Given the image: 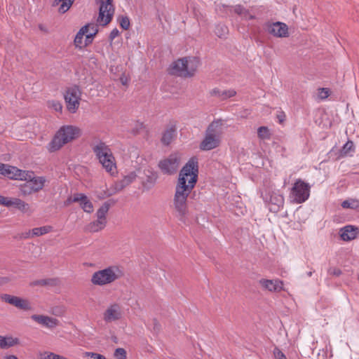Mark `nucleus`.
Wrapping results in <instances>:
<instances>
[{
  "instance_id": "f257e3e1",
  "label": "nucleus",
  "mask_w": 359,
  "mask_h": 359,
  "mask_svg": "<svg viewBox=\"0 0 359 359\" xmlns=\"http://www.w3.org/2000/svg\"><path fill=\"white\" fill-rule=\"evenodd\" d=\"M198 174V163L196 158H190L180 172L175 187L173 205L180 220L185 222L187 214V197L195 187Z\"/></svg>"
},
{
  "instance_id": "f03ea898",
  "label": "nucleus",
  "mask_w": 359,
  "mask_h": 359,
  "mask_svg": "<svg viewBox=\"0 0 359 359\" xmlns=\"http://www.w3.org/2000/svg\"><path fill=\"white\" fill-rule=\"evenodd\" d=\"M223 133L222 122L215 120L207 127L203 140L199 144L201 151H210L218 147Z\"/></svg>"
},
{
  "instance_id": "7ed1b4c3",
  "label": "nucleus",
  "mask_w": 359,
  "mask_h": 359,
  "mask_svg": "<svg viewBox=\"0 0 359 359\" xmlns=\"http://www.w3.org/2000/svg\"><path fill=\"white\" fill-rule=\"evenodd\" d=\"M123 276V271L117 265H111L94 272L90 282L93 285L106 286L111 285Z\"/></svg>"
},
{
  "instance_id": "20e7f679",
  "label": "nucleus",
  "mask_w": 359,
  "mask_h": 359,
  "mask_svg": "<svg viewBox=\"0 0 359 359\" xmlns=\"http://www.w3.org/2000/svg\"><path fill=\"white\" fill-rule=\"evenodd\" d=\"M81 135V130L74 126H63L55 133L53 140L47 146L50 152L59 150L63 145L72 141Z\"/></svg>"
},
{
  "instance_id": "39448f33",
  "label": "nucleus",
  "mask_w": 359,
  "mask_h": 359,
  "mask_svg": "<svg viewBox=\"0 0 359 359\" xmlns=\"http://www.w3.org/2000/svg\"><path fill=\"white\" fill-rule=\"evenodd\" d=\"M200 64L196 57H186L175 61L170 67V73L182 77L193 76Z\"/></svg>"
},
{
  "instance_id": "423d86ee",
  "label": "nucleus",
  "mask_w": 359,
  "mask_h": 359,
  "mask_svg": "<svg viewBox=\"0 0 359 359\" xmlns=\"http://www.w3.org/2000/svg\"><path fill=\"white\" fill-rule=\"evenodd\" d=\"M92 149L104 170L113 175L116 166L115 158L109 146L104 142L99 141L92 145Z\"/></svg>"
},
{
  "instance_id": "0eeeda50",
  "label": "nucleus",
  "mask_w": 359,
  "mask_h": 359,
  "mask_svg": "<svg viewBox=\"0 0 359 359\" xmlns=\"http://www.w3.org/2000/svg\"><path fill=\"white\" fill-rule=\"evenodd\" d=\"M310 190L311 186L309 183L297 179L291 189L290 198L295 203H302L309 199Z\"/></svg>"
},
{
  "instance_id": "6e6552de",
  "label": "nucleus",
  "mask_w": 359,
  "mask_h": 359,
  "mask_svg": "<svg viewBox=\"0 0 359 359\" xmlns=\"http://www.w3.org/2000/svg\"><path fill=\"white\" fill-rule=\"evenodd\" d=\"M0 174L15 180H23L30 177L32 171L22 170L8 164L0 163Z\"/></svg>"
},
{
  "instance_id": "1a4fd4ad",
  "label": "nucleus",
  "mask_w": 359,
  "mask_h": 359,
  "mask_svg": "<svg viewBox=\"0 0 359 359\" xmlns=\"http://www.w3.org/2000/svg\"><path fill=\"white\" fill-rule=\"evenodd\" d=\"M81 92L77 86H74L69 88L65 95V100L67 104V108L71 113H75L78 109L80 100H81Z\"/></svg>"
},
{
  "instance_id": "9d476101",
  "label": "nucleus",
  "mask_w": 359,
  "mask_h": 359,
  "mask_svg": "<svg viewBox=\"0 0 359 359\" xmlns=\"http://www.w3.org/2000/svg\"><path fill=\"white\" fill-rule=\"evenodd\" d=\"M180 158L177 154H171L159 161L158 168L165 175H173L180 166Z\"/></svg>"
},
{
  "instance_id": "9b49d317",
  "label": "nucleus",
  "mask_w": 359,
  "mask_h": 359,
  "mask_svg": "<svg viewBox=\"0 0 359 359\" xmlns=\"http://www.w3.org/2000/svg\"><path fill=\"white\" fill-rule=\"evenodd\" d=\"M112 1L113 0H99L100 8L97 22L103 26L109 24L112 19L114 12Z\"/></svg>"
},
{
  "instance_id": "f8f14e48",
  "label": "nucleus",
  "mask_w": 359,
  "mask_h": 359,
  "mask_svg": "<svg viewBox=\"0 0 359 359\" xmlns=\"http://www.w3.org/2000/svg\"><path fill=\"white\" fill-rule=\"evenodd\" d=\"M24 180L27 181V183L22 187V191L25 194L41 190L46 182L44 177H34L33 172H32L29 179Z\"/></svg>"
},
{
  "instance_id": "ddd939ff",
  "label": "nucleus",
  "mask_w": 359,
  "mask_h": 359,
  "mask_svg": "<svg viewBox=\"0 0 359 359\" xmlns=\"http://www.w3.org/2000/svg\"><path fill=\"white\" fill-rule=\"evenodd\" d=\"M137 177L135 172H130L127 175H125L123 179L116 182L111 186L109 189L106 193L107 196H111L123 189L125 187L130 184Z\"/></svg>"
},
{
  "instance_id": "4468645a",
  "label": "nucleus",
  "mask_w": 359,
  "mask_h": 359,
  "mask_svg": "<svg viewBox=\"0 0 359 359\" xmlns=\"http://www.w3.org/2000/svg\"><path fill=\"white\" fill-rule=\"evenodd\" d=\"M0 298L2 301L11 304L18 309L24 311H30L32 309V305L27 299L8 294H1Z\"/></svg>"
},
{
  "instance_id": "2eb2a0df",
  "label": "nucleus",
  "mask_w": 359,
  "mask_h": 359,
  "mask_svg": "<svg viewBox=\"0 0 359 359\" xmlns=\"http://www.w3.org/2000/svg\"><path fill=\"white\" fill-rule=\"evenodd\" d=\"M121 318V306L117 303L110 304L103 313V320L107 323L118 320Z\"/></svg>"
},
{
  "instance_id": "dca6fc26",
  "label": "nucleus",
  "mask_w": 359,
  "mask_h": 359,
  "mask_svg": "<svg viewBox=\"0 0 359 359\" xmlns=\"http://www.w3.org/2000/svg\"><path fill=\"white\" fill-rule=\"evenodd\" d=\"M265 28L270 34L276 37L283 38L288 35V27L283 22H268L265 25Z\"/></svg>"
},
{
  "instance_id": "f3484780",
  "label": "nucleus",
  "mask_w": 359,
  "mask_h": 359,
  "mask_svg": "<svg viewBox=\"0 0 359 359\" xmlns=\"http://www.w3.org/2000/svg\"><path fill=\"white\" fill-rule=\"evenodd\" d=\"M31 318L36 323L48 329H53L60 324V321L57 318L44 315L34 314L31 316Z\"/></svg>"
},
{
  "instance_id": "a211bd4d",
  "label": "nucleus",
  "mask_w": 359,
  "mask_h": 359,
  "mask_svg": "<svg viewBox=\"0 0 359 359\" xmlns=\"http://www.w3.org/2000/svg\"><path fill=\"white\" fill-rule=\"evenodd\" d=\"M70 201L74 203H79L81 208L86 212L90 213L93 211V203L84 194H75L72 199H68V201Z\"/></svg>"
},
{
  "instance_id": "6ab92c4d",
  "label": "nucleus",
  "mask_w": 359,
  "mask_h": 359,
  "mask_svg": "<svg viewBox=\"0 0 359 359\" xmlns=\"http://www.w3.org/2000/svg\"><path fill=\"white\" fill-rule=\"evenodd\" d=\"M339 233L342 241H350L358 236L359 228L353 225H346L339 229Z\"/></svg>"
},
{
  "instance_id": "aec40b11",
  "label": "nucleus",
  "mask_w": 359,
  "mask_h": 359,
  "mask_svg": "<svg viewBox=\"0 0 359 359\" xmlns=\"http://www.w3.org/2000/svg\"><path fill=\"white\" fill-rule=\"evenodd\" d=\"M259 282L264 289L267 290L270 292H278L281 290L283 288V282L278 279H261L259 280Z\"/></svg>"
},
{
  "instance_id": "412c9836",
  "label": "nucleus",
  "mask_w": 359,
  "mask_h": 359,
  "mask_svg": "<svg viewBox=\"0 0 359 359\" xmlns=\"http://www.w3.org/2000/svg\"><path fill=\"white\" fill-rule=\"evenodd\" d=\"M270 202L274 206L271 209H273L276 212L278 211L283 206L284 197L278 192H273L270 196Z\"/></svg>"
},
{
  "instance_id": "4be33fe9",
  "label": "nucleus",
  "mask_w": 359,
  "mask_h": 359,
  "mask_svg": "<svg viewBox=\"0 0 359 359\" xmlns=\"http://www.w3.org/2000/svg\"><path fill=\"white\" fill-rule=\"evenodd\" d=\"M176 136L175 126H172L164 131L161 137V142L164 145H169L174 137Z\"/></svg>"
},
{
  "instance_id": "5701e85b",
  "label": "nucleus",
  "mask_w": 359,
  "mask_h": 359,
  "mask_svg": "<svg viewBox=\"0 0 359 359\" xmlns=\"http://www.w3.org/2000/svg\"><path fill=\"white\" fill-rule=\"evenodd\" d=\"M107 224V221H102L101 219H97V220L93 221L88 224L85 230L89 232H97L102 229H103Z\"/></svg>"
},
{
  "instance_id": "b1692460",
  "label": "nucleus",
  "mask_w": 359,
  "mask_h": 359,
  "mask_svg": "<svg viewBox=\"0 0 359 359\" xmlns=\"http://www.w3.org/2000/svg\"><path fill=\"white\" fill-rule=\"evenodd\" d=\"M20 343L19 339L12 337L0 336V348L5 349L17 345Z\"/></svg>"
},
{
  "instance_id": "393cba45",
  "label": "nucleus",
  "mask_w": 359,
  "mask_h": 359,
  "mask_svg": "<svg viewBox=\"0 0 359 359\" xmlns=\"http://www.w3.org/2000/svg\"><path fill=\"white\" fill-rule=\"evenodd\" d=\"M233 11L237 15L241 16L246 20H253L255 18V15H252L249 10L242 5H236L233 8Z\"/></svg>"
},
{
  "instance_id": "a878e982",
  "label": "nucleus",
  "mask_w": 359,
  "mask_h": 359,
  "mask_svg": "<svg viewBox=\"0 0 359 359\" xmlns=\"http://www.w3.org/2000/svg\"><path fill=\"white\" fill-rule=\"evenodd\" d=\"M6 203H8V204L6 205V207L9 208L11 206H15L21 210H25L28 206L27 203L24 202L22 200H21L20 198H8V197Z\"/></svg>"
},
{
  "instance_id": "bb28decb",
  "label": "nucleus",
  "mask_w": 359,
  "mask_h": 359,
  "mask_svg": "<svg viewBox=\"0 0 359 359\" xmlns=\"http://www.w3.org/2000/svg\"><path fill=\"white\" fill-rule=\"evenodd\" d=\"M75 0H54L53 5H58L61 3L58 11L60 13H66L72 6Z\"/></svg>"
},
{
  "instance_id": "cd10ccee",
  "label": "nucleus",
  "mask_w": 359,
  "mask_h": 359,
  "mask_svg": "<svg viewBox=\"0 0 359 359\" xmlns=\"http://www.w3.org/2000/svg\"><path fill=\"white\" fill-rule=\"evenodd\" d=\"M87 27L88 26L82 27L76 34L74 38V45L76 46V47H78L79 48H81L83 47V38L84 35L86 36Z\"/></svg>"
},
{
  "instance_id": "c85d7f7f",
  "label": "nucleus",
  "mask_w": 359,
  "mask_h": 359,
  "mask_svg": "<svg viewBox=\"0 0 359 359\" xmlns=\"http://www.w3.org/2000/svg\"><path fill=\"white\" fill-rule=\"evenodd\" d=\"M354 151L353 143L351 141H348L344 144L342 148L340 149L339 157H344L347 156H351Z\"/></svg>"
},
{
  "instance_id": "c756f323",
  "label": "nucleus",
  "mask_w": 359,
  "mask_h": 359,
  "mask_svg": "<svg viewBox=\"0 0 359 359\" xmlns=\"http://www.w3.org/2000/svg\"><path fill=\"white\" fill-rule=\"evenodd\" d=\"M341 205L344 209L356 210L359 208V200L355 198H348L344 201Z\"/></svg>"
},
{
  "instance_id": "7c9ffc66",
  "label": "nucleus",
  "mask_w": 359,
  "mask_h": 359,
  "mask_svg": "<svg viewBox=\"0 0 359 359\" xmlns=\"http://www.w3.org/2000/svg\"><path fill=\"white\" fill-rule=\"evenodd\" d=\"M109 208L110 203L108 201L104 203V204L97 210L96 212L97 219L102 221H107L106 215L109 211Z\"/></svg>"
},
{
  "instance_id": "2f4dec72",
  "label": "nucleus",
  "mask_w": 359,
  "mask_h": 359,
  "mask_svg": "<svg viewBox=\"0 0 359 359\" xmlns=\"http://www.w3.org/2000/svg\"><path fill=\"white\" fill-rule=\"evenodd\" d=\"M85 26L87 27L86 41L90 42L92 39L96 35L98 32L97 25L94 23L88 24Z\"/></svg>"
},
{
  "instance_id": "473e14b6",
  "label": "nucleus",
  "mask_w": 359,
  "mask_h": 359,
  "mask_svg": "<svg viewBox=\"0 0 359 359\" xmlns=\"http://www.w3.org/2000/svg\"><path fill=\"white\" fill-rule=\"evenodd\" d=\"M52 230L50 226H43L41 227L34 228L32 230V236H39L49 233Z\"/></svg>"
},
{
  "instance_id": "72a5a7b5",
  "label": "nucleus",
  "mask_w": 359,
  "mask_h": 359,
  "mask_svg": "<svg viewBox=\"0 0 359 359\" xmlns=\"http://www.w3.org/2000/svg\"><path fill=\"white\" fill-rule=\"evenodd\" d=\"M56 280L53 278L41 279L34 280L31 283L32 286H46V285H55L56 284Z\"/></svg>"
},
{
  "instance_id": "f704fd0d",
  "label": "nucleus",
  "mask_w": 359,
  "mask_h": 359,
  "mask_svg": "<svg viewBox=\"0 0 359 359\" xmlns=\"http://www.w3.org/2000/svg\"><path fill=\"white\" fill-rule=\"evenodd\" d=\"M258 137L262 140H269L271 134L267 127L261 126L257 129Z\"/></svg>"
},
{
  "instance_id": "c9c22d12",
  "label": "nucleus",
  "mask_w": 359,
  "mask_h": 359,
  "mask_svg": "<svg viewBox=\"0 0 359 359\" xmlns=\"http://www.w3.org/2000/svg\"><path fill=\"white\" fill-rule=\"evenodd\" d=\"M236 92L233 89L222 90L221 100H226L236 95Z\"/></svg>"
},
{
  "instance_id": "e433bc0d",
  "label": "nucleus",
  "mask_w": 359,
  "mask_h": 359,
  "mask_svg": "<svg viewBox=\"0 0 359 359\" xmlns=\"http://www.w3.org/2000/svg\"><path fill=\"white\" fill-rule=\"evenodd\" d=\"M119 25L123 29H128L130 25L129 18L127 16H121L119 18Z\"/></svg>"
},
{
  "instance_id": "4c0bfd02",
  "label": "nucleus",
  "mask_w": 359,
  "mask_h": 359,
  "mask_svg": "<svg viewBox=\"0 0 359 359\" xmlns=\"http://www.w3.org/2000/svg\"><path fill=\"white\" fill-rule=\"evenodd\" d=\"M228 29L224 25H218L216 27L215 33L219 37L225 36L227 33Z\"/></svg>"
},
{
  "instance_id": "58836bf2",
  "label": "nucleus",
  "mask_w": 359,
  "mask_h": 359,
  "mask_svg": "<svg viewBox=\"0 0 359 359\" xmlns=\"http://www.w3.org/2000/svg\"><path fill=\"white\" fill-rule=\"evenodd\" d=\"M114 356L117 359H126L127 353L124 348H117L114 352Z\"/></svg>"
},
{
  "instance_id": "ea45409f",
  "label": "nucleus",
  "mask_w": 359,
  "mask_h": 359,
  "mask_svg": "<svg viewBox=\"0 0 359 359\" xmlns=\"http://www.w3.org/2000/svg\"><path fill=\"white\" fill-rule=\"evenodd\" d=\"M329 89L328 88H319L318 96L321 100H325L329 96Z\"/></svg>"
},
{
  "instance_id": "a19ab883",
  "label": "nucleus",
  "mask_w": 359,
  "mask_h": 359,
  "mask_svg": "<svg viewBox=\"0 0 359 359\" xmlns=\"http://www.w3.org/2000/svg\"><path fill=\"white\" fill-rule=\"evenodd\" d=\"M273 355L276 359H287L285 355L277 347L273 350Z\"/></svg>"
},
{
  "instance_id": "79ce46f5",
  "label": "nucleus",
  "mask_w": 359,
  "mask_h": 359,
  "mask_svg": "<svg viewBox=\"0 0 359 359\" xmlns=\"http://www.w3.org/2000/svg\"><path fill=\"white\" fill-rule=\"evenodd\" d=\"M50 106L53 108L56 111H61L62 106L60 102L52 101L50 102Z\"/></svg>"
},
{
  "instance_id": "37998d69",
  "label": "nucleus",
  "mask_w": 359,
  "mask_h": 359,
  "mask_svg": "<svg viewBox=\"0 0 359 359\" xmlns=\"http://www.w3.org/2000/svg\"><path fill=\"white\" fill-rule=\"evenodd\" d=\"M328 273L335 276H339L341 274V271L337 268H330L328 269Z\"/></svg>"
},
{
  "instance_id": "c03bdc74",
  "label": "nucleus",
  "mask_w": 359,
  "mask_h": 359,
  "mask_svg": "<svg viewBox=\"0 0 359 359\" xmlns=\"http://www.w3.org/2000/svg\"><path fill=\"white\" fill-rule=\"evenodd\" d=\"M221 93H222V89L216 88L212 89L210 93L212 96H215V97H219V99H221Z\"/></svg>"
},
{
  "instance_id": "a18cd8bd",
  "label": "nucleus",
  "mask_w": 359,
  "mask_h": 359,
  "mask_svg": "<svg viewBox=\"0 0 359 359\" xmlns=\"http://www.w3.org/2000/svg\"><path fill=\"white\" fill-rule=\"evenodd\" d=\"M118 34H119V31L116 28L114 29L109 34L110 40H111V41L114 40L116 37H117L118 36Z\"/></svg>"
},
{
  "instance_id": "49530a36",
  "label": "nucleus",
  "mask_w": 359,
  "mask_h": 359,
  "mask_svg": "<svg viewBox=\"0 0 359 359\" xmlns=\"http://www.w3.org/2000/svg\"><path fill=\"white\" fill-rule=\"evenodd\" d=\"M128 79L124 75L120 77V81L123 86L128 85Z\"/></svg>"
},
{
  "instance_id": "de8ad7c7",
  "label": "nucleus",
  "mask_w": 359,
  "mask_h": 359,
  "mask_svg": "<svg viewBox=\"0 0 359 359\" xmlns=\"http://www.w3.org/2000/svg\"><path fill=\"white\" fill-rule=\"evenodd\" d=\"M7 198H8V197H5V196L0 195V205H3L6 206V205L8 204V203H6Z\"/></svg>"
},
{
  "instance_id": "09e8293b",
  "label": "nucleus",
  "mask_w": 359,
  "mask_h": 359,
  "mask_svg": "<svg viewBox=\"0 0 359 359\" xmlns=\"http://www.w3.org/2000/svg\"><path fill=\"white\" fill-rule=\"evenodd\" d=\"M30 236H32V231H28V232H25V233H22V236H21V238H28Z\"/></svg>"
},
{
  "instance_id": "8fccbe9b",
  "label": "nucleus",
  "mask_w": 359,
  "mask_h": 359,
  "mask_svg": "<svg viewBox=\"0 0 359 359\" xmlns=\"http://www.w3.org/2000/svg\"><path fill=\"white\" fill-rule=\"evenodd\" d=\"M4 359H18V358L14 355H10L6 356Z\"/></svg>"
},
{
  "instance_id": "3c124183",
  "label": "nucleus",
  "mask_w": 359,
  "mask_h": 359,
  "mask_svg": "<svg viewBox=\"0 0 359 359\" xmlns=\"http://www.w3.org/2000/svg\"><path fill=\"white\" fill-rule=\"evenodd\" d=\"M312 273H313V272H312V271H309V272H308V273H307V276H308L309 277H310V276H312Z\"/></svg>"
},
{
  "instance_id": "603ef678",
  "label": "nucleus",
  "mask_w": 359,
  "mask_h": 359,
  "mask_svg": "<svg viewBox=\"0 0 359 359\" xmlns=\"http://www.w3.org/2000/svg\"><path fill=\"white\" fill-rule=\"evenodd\" d=\"M1 280V278H0V280Z\"/></svg>"
}]
</instances>
